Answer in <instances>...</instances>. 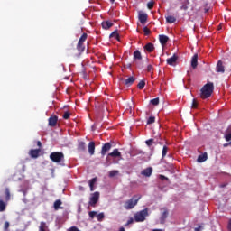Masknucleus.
Segmentation results:
<instances>
[{
	"mask_svg": "<svg viewBox=\"0 0 231 231\" xmlns=\"http://www.w3.org/2000/svg\"><path fill=\"white\" fill-rule=\"evenodd\" d=\"M212 93H214V83L208 82L200 89V98H210V97H212Z\"/></svg>",
	"mask_w": 231,
	"mask_h": 231,
	"instance_id": "f257e3e1",
	"label": "nucleus"
},
{
	"mask_svg": "<svg viewBox=\"0 0 231 231\" xmlns=\"http://www.w3.org/2000/svg\"><path fill=\"white\" fill-rule=\"evenodd\" d=\"M149 216V208H145L144 209L138 211L134 214V221L135 223H143L145 218Z\"/></svg>",
	"mask_w": 231,
	"mask_h": 231,
	"instance_id": "f03ea898",
	"label": "nucleus"
},
{
	"mask_svg": "<svg viewBox=\"0 0 231 231\" xmlns=\"http://www.w3.org/2000/svg\"><path fill=\"white\" fill-rule=\"evenodd\" d=\"M142 196H134L132 199L126 200L125 202V210H131L132 208H134V207H136V205H138V201H140Z\"/></svg>",
	"mask_w": 231,
	"mask_h": 231,
	"instance_id": "7ed1b4c3",
	"label": "nucleus"
},
{
	"mask_svg": "<svg viewBox=\"0 0 231 231\" xmlns=\"http://www.w3.org/2000/svg\"><path fill=\"white\" fill-rule=\"evenodd\" d=\"M50 160L54 163H62L64 162V153L62 152H53L50 154Z\"/></svg>",
	"mask_w": 231,
	"mask_h": 231,
	"instance_id": "20e7f679",
	"label": "nucleus"
},
{
	"mask_svg": "<svg viewBox=\"0 0 231 231\" xmlns=\"http://www.w3.org/2000/svg\"><path fill=\"white\" fill-rule=\"evenodd\" d=\"M5 201L0 199V212H5V210H6V205L8 203V201H10V189L6 188L5 191Z\"/></svg>",
	"mask_w": 231,
	"mask_h": 231,
	"instance_id": "39448f33",
	"label": "nucleus"
},
{
	"mask_svg": "<svg viewBox=\"0 0 231 231\" xmlns=\"http://www.w3.org/2000/svg\"><path fill=\"white\" fill-rule=\"evenodd\" d=\"M98 199H100V192L96 191L91 194V197L89 199L88 205L90 207H96L97 203H98Z\"/></svg>",
	"mask_w": 231,
	"mask_h": 231,
	"instance_id": "423d86ee",
	"label": "nucleus"
},
{
	"mask_svg": "<svg viewBox=\"0 0 231 231\" xmlns=\"http://www.w3.org/2000/svg\"><path fill=\"white\" fill-rule=\"evenodd\" d=\"M148 17L149 16L147 15V14H145V13H143L142 11H139V13H138V19H139L141 24H143V26L145 25V23H147Z\"/></svg>",
	"mask_w": 231,
	"mask_h": 231,
	"instance_id": "0eeeda50",
	"label": "nucleus"
},
{
	"mask_svg": "<svg viewBox=\"0 0 231 231\" xmlns=\"http://www.w3.org/2000/svg\"><path fill=\"white\" fill-rule=\"evenodd\" d=\"M111 147H113V145L111 144V143H106L101 149V155L104 156L105 154H107L108 151H111Z\"/></svg>",
	"mask_w": 231,
	"mask_h": 231,
	"instance_id": "6e6552de",
	"label": "nucleus"
},
{
	"mask_svg": "<svg viewBox=\"0 0 231 231\" xmlns=\"http://www.w3.org/2000/svg\"><path fill=\"white\" fill-rule=\"evenodd\" d=\"M57 122H59V116H51L49 117V125H50V127H55V125H57Z\"/></svg>",
	"mask_w": 231,
	"mask_h": 231,
	"instance_id": "1a4fd4ad",
	"label": "nucleus"
},
{
	"mask_svg": "<svg viewBox=\"0 0 231 231\" xmlns=\"http://www.w3.org/2000/svg\"><path fill=\"white\" fill-rule=\"evenodd\" d=\"M178 60V56L176 54L172 55L171 58L166 60V62L169 66H174Z\"/></svg>",
	"mask_w": 231,
	"mask_h": 231,
	"instance_id": "9d476101",
	"label": "nucleus"
},
{
	"mask_svg": "<svg viewBox=\"0 0 231 231\" xmlns=\"http://www.w3.org/2000/svg\"><path fill=\"white\" fill-rule=\"evenodd\" d=\"M216 71L217 73H225V66H223V61L219 60L217 63Z\"/></svg>",
	"mask_w": 231,
	"mask_h": 231,
	"instance_id": "9b49d317",
	"label": "nucleus"
},
{
	"mask_svg": "<svg viewBox=\"0 0 231 231\" xmlns=\"http://www.w3.org/2000/svg\"><path fill=\"white\" fill-rule=\"evenodd\" d=\"M111 158H122V152L118 149H114L112 152L108 153Z\"/></svg>",
	"mask_w": 231,
	"mask_h": 231,
	"instance_id": "f8f14e48",
	"label": "nucleus"
},
{
	"mask_svg": "<svg viewBox=\"0 0 231 231\" xmlns=\"http://www.w3.org/2000/svg\"><path fill=\"white\" fill-rule=\"evenodd\" d=\"M159 41H160V43L162 44V46H165V44H167V42H169V36L161 34V35H159Z\"/></svg>",
	"mask_w": 231,
	"mask_h": 231,
	"instance_id": "ddd939ff",
	"label": "nucleus"
},
{
	"mask_svg": "<svg viewBox=\"0 0 231 231\" xmlns=\"http://www.w3.org/2000/svg\"><path fill=\"white\" fill-rule=\"evenodd\" d=\"M144 51H147L148 53H152L154 51V44L148 42L144 47H143Z\"/></svg>",
	"mask_w": 231,
	"mask_h": 231,
	"instance_id": "4468645a",
	"label": "nucleus"
},
{
	"mask_svg": "<svg viewBox=\"0 0 231 231\" xmlns=\"http://www.w3.org/2000/svg\"><path fill=\"white\" fill-rule=\"evenodd\" d=\"M169 216V211L167 209H165L162 214L161 215V217H160V223L161 225H163L165 224V219H167Z\"/></svg>",
	"mask_w": 231,
	"mask_h": 231,
	"instance_id": "2eb2a0df",
	"label": "nucleus"
},
{
	"mask_svg": "<svg viewBox=\"0 0 231 231\" xmlns=\"http://www.w3.org/2000/svg\"><path fill=\"white\" fill-rule=\"evenodd\" d=\"M208 158L207 152H205L203 154L199 155L197 162H199V163H203V162H207Z\"/></svg>",
	"mask_w": 231,
	"mask_h": 231,
	"instance_id": "dca6fc26",
	"label": "nucleus"
},
{
	"mask_svg": "<svg viewBox=\"0 0 231 231\" xmlns=\"http://www.w3.org/2000/svg\"><path fill=\"white\" fill-rule=\"evenodd\" d=\"M191 68H193V69L198 68V54H194L191 59Z\"/></svg>",
	"mask_w": 231,
	"mask_h": 231,
	"instance_id": "f3484780",
	"label": "nucleus"
},
{
	"mask_svg": "<svg viewBox=\"0 0 231 231\" xmlns=\"http://www.w3.org/2000/svg\"><path fill=\"white\" fill-rule=\"evenodd\" d=\"M40 152H41V149H35V150H31L29 154L31 158H39Z\"/></svg>",
	"mask_w": 231,
	"mask_h": 231,
	"instance_id": "a211bd4d",
	"label": "nucleus"
},
{
	"mask_svg": "<svg viewBox=\"0 0 231 231\" xmlns=\"http://www.w3.org/2000/svg\"><path fill=\"white\" fill-rule=\"evenodd\" d=\"M141 174L143 176H146V178H149L151 176V174H152V168L149 167V168H146L144 169Z\"/></svg>",
	"mask_w": 231,
	"mask_h": 231,
	"instance_id": "6ab92c4d",
	"label": "nucleus"
},
{
	"mask_svg": "<svg viewBox=\"0 0 231 231\" xmlns=\"http://www.w3.org/2000/svg\"><path fill=\"white\" fill-rule=\"evenodd\" d=\"M77 50H78V52L80 54V53H84L85 50H86V46L84 45V43L80 42H78V44H77Z\"/></svg>",
	"mask_w": 231,
	"mask_h": 231,
	"instance_id": "aec40b11",
	"label": "nucleus"
},
{
	"mask_svg": "<svg viewBox=\"0 0 231 231\" xmlns=\"http://www.w3.org/2000/svg\"><path fill=\"white\" fill-rule=\"evenodd\" d=\"M101 26L104 30H109L113 26V23L109 21L102 22Z\"/></svg>",
	"mask_w": 231,
	"mask_h": 231,
	"instance_id": "412c9836",
	"label": "nucleus"
},
{
	"mask_svg": "<svg viewBox=\"0 0 231 231\" xmlns=\"http://www.w3.org/2000/svg\"><path fill=\"white\" fill-rule=\"evenodd\" d=\"M134 80H136V78L133 76L129 77L128 79H125V86H133Z\"/></svg>",
	"mask_w": 231,
	"mask_h": 231,
	"instance_id": "4be33fe9",
	"label": "nucleus"
},
{
	"mask_svg": "<svg viewBox=\"0 0 231 231\" xmlns=\"http://www.w3.org/2000/svg\"><path fill=\"white\" fill-rule=\"evenodd\" d=\"M88 152L90 156H93V154H95V142H90L88 143Z\"/></svg>",
	"mask_w": 231,
	"mask_h": 231,
	"instance_id": "5701e85b",
	"label": "nucleus"
},
{
	"mask_svg": "<svg viewBox=\"0 0 231 231\" xmlns=\"http://www.w3.org/2000/svg\"><path fill=\"white\" fill-rule=\"evenodd\" d=\"M97 177L96 178H93L89 180L88 182V185L90 187V191L93 192V190H95V183H97Z\"/></svg>",
	"mask_w": 231,
	"mask_h": 231,
	"instance_id": "b1692460",
	"label": "nucleus"
},
{
	"mask_svg": "<svg viewBox=\"0 0 231 231\" xmlns=\"http://www.w3.org/2000/svg\"><path fill=\"white\" fill-rule=\"evenodd\" d=\"M134 60H142V52L140 51H134Z\"/></svg>",
	"mask_w": 231,
	"mask_h": 231,
	"instance_id": "393cba45",
	"label": "nucleus"
},
{
	"mask_svg": "<svg viewBox=\"0 0 231 231\" xmlns=\"http://www.w3.org/2000/svg\"><path fill=\"white\" fill-rule=\"evenodd\" d=\"M78 151H79L80 152H84V151H86V143L79 142L78 144Z\"/></svg>",
	"mask_w": 231,
	"mask_h": 231,
	"instance_id": "a878e982",
	"label": "nucleus"
},
{
	"mask_svg": "<svg viewBox=\"0 0 231 231\" xmlns=\"http://www.w3.org/2000/svg\"><path fill=\"white\" fill-rule=\"evenodd\" d=\"M40 231H49L48 226L46 225V222H41L39 226Z\"/></svg>",
	"mask_w": 231,
	"mask_h": 231,
	"instance_id": "bb28decb",
	"label": "nucleus"
},
{
	"mask_svg": "<svg viewBox=\"0 0 231 231\" xmlns=\"http://www.w3.org/2000/svg\"><path fill=\"white\" fill-rule=\"evenodd\" d=\"M113 37H115L116 41H120V34H118V31L116 30L110 34V39H113Z\"/></svg>",
	"mask_w": 231,
	"mask_h": 231,
	"instance_id": "cd10ccee",
	"label": "nucleus"
},
{
	"mask_svg": "<svg viewBox=\"0 0 231 231\" xmlns=\"http://www.w3.org/2000/svg\"><path fill=\"white\" fill-rule=\"evenodd\" d=\"M176 21V17L172 15L166 16V22L169 23V24H172Z\"/></svg>",
	"mask_w": 231,
	"mask_h": 231,
	"instance_id": "c85d7f7f",
	"label": "nucleus"
},
{
	"mask_svg": "<svg viewBox=\"0 0 231 231\" xmlns=\"http://www.w3.org/2000/svg\"><path fill=\"white\" fill-rule=\"evenodd\" d=\"M60 205H62V200L61 199L56 200L54 202V209L59 210V208H60Z\"/></svg>",
	"mask_w": 231,
	"mask_h": 231,
	"instance_id": "c756f323",
	"label": "nucleus"
},
{
	"mask_svg": "<svg viewBox=\"0 0 231 231\" xmlns=\"http://www.w3.org/2000/svg\"><path fill=\"white\" fill-rule=\"evenodd\" d=\"M189 0H186V1L182 4V5L180 6V10H184V11L189 10Z\"/></svg>",
	"mask_w": 231,
	"mask_h": 231,
	"instance_id": "7c9ffc66",
	"label": "nucleus"
},
{
	"mask_svg": "<svg viewBox=\"0 0 231 231\" xmlns=\"http://www.w3.org/2000/svg\"><path fill=\"white\" fill-rule=\"evenodd\" d=\"M88 39V33L84 32L81 37L79 38L78 42L84 43L86 42V40Z\"/></svg>",
	"mask_w": 231,
	"mask_h": 231,
	"instance_id": "2f4dec72",
	"label": "nucleus"
},
{
	"mask_svg": "<svg viewBox=\"0 0 231 231\" xmlns=\"http://www.w3.org/2000/svg\"><path fill=\"white\" fill-rule=\"evenodd\" d=\"M145 143L148 147H151L152 145L156 144V142H154V139H149L145 141Z\"/></svg>",
	"mask_w": 231,
	"mask_h": 231,
	"instance_id": "473e14b6",
	"label": "nucleus"
},
{
	"mask_svg": "<svg viewBox=\"0 0 231 231\" xmlns=\"http://www.w3.org/2000/svg\"><path fill=\"white\" fill-rule=\"evenodd\" d=\"M225 138L226 142H230L231 140V130H227L225 134Z\"/></svg>",
	"mask_w": 231,
	"mask_h": 231,
	"instance_id": "72a5a7b5",
	"label": "nucleus"
},
{
	"mask_svg": "<svg viewBox=\"0 0 231 231\" xmlns=\"http://www.w3.org/2000/svg\"><path fill=\"white\" fill-rule=\"evenodd\" d=\"M150 103L152 104V106H158V104H160V98L159 97L153 98L150 101Z\"/></svg>",
	"mask_w": 231,
	"mask_h": 231,
	"instance_id": "f704fd0d",
	"label": "nucleus"
},
{
	"mask_svg": "<svg viewBox=\"0 0 231 231\" xmlns=\"http://www.w3.org/2000/svg\"><path fill=\"white\" fill-rule=\"evenodd\" d=\"M138 89H143L145 88V80H141L137 85Z\"/></svg>",
	"mask_w": 231,
	"mask_h": 231,
	"instance_id": "c9c22d12",
	"label": "nucleus"
},
{
	"mask_svg": "<svg viewBox=\"0 0 231 231\" xmlns=\"http://www.w3.org/2000/svg\"><path fill=\"white\" fill-rule=\"evenodd\" d=\"M154 122H156V117L154 116H150L147 120V125H151V124H154Z\"/></svg>",
	"mask_w": 231,
	"mask_h": 231,
	"instance_id": "e433bc0d",
	"label": "nucleus"
},
{
	"mask_svg": "<svg viewBox=\"0 0 231 231\" xmlns=\"http://www.w3.org/2000/svg\"><path fill=\"white\" fill-rule=\"evenodd\" d=\"M168 152H169V147L164 145L163 148H162V158H165L167 156Z\"/></svg>",
	"mask_w": 231,
	"mask_h": 231,
	"instance_id": "4c0bfd02",
	"label": "nucleus"
},
{
	"mask_svg": "<svg viewBox=\"0 0 231 231\" xmlns=\"http://www.w3.org/2000/svg\"><path fill=\"white\" fill-rule=\"evenodd\" d=\"M118 171L116 170H113L111 171H109V178H115V176H116L118 174Z\"/></svg>",
	"mask_w": 231,
	"mask_h": 231,
	"instance_id": "58836bf2",
	"label": "nucleus"
},
{
	"mask_svg": "<svg viewBox=\"0 0 231 231\" xmlns=\"http://www.w3.org/2000/svg\"><path fill=\"white\" fill-rule=\"evenodd\" d=\"M104 217H105L104 213H99V214L97 215V221H103Z\"/></svg>",
	"mask_w": 231,
	"mask_h": 231,
	"instance_id": "ea45409f",
	"label": "nucleus"
},
{
	"mask_svg": "<svg viewBox=\"0 0 231 231\" xmlns=\"http://www.w3.org/2000/svg\"><path fill=\"white\" fill-rule=\"evenodd\" d=\"M191 107L192 109H198V101L196 99H193Z\"/></svg>",
	"mask_w": 231,
	"mask_h": 231,
	"instance_id": "a19ab883",
	"label": "nucleus"
},
{
	"mask_svg": "<svg viewBox=\"0 0 231 231\" xmlns=\"http://www.w3.org/2000/svg\"><path fill=\"white\" fill-rule=\"evenodd\" d=\"M147 8H148L149 10H152V9L154 8V2H149V3L147 4Z\"/></svg>",
	"mask_w": 231,
	"mask_h": 231,
	"instance_id": "79ce46f5",
	"label": "nucleus"
},
{
	"mask_svg": "<svg viewBox=\"0 0 231 231\" xmlns=\"http://www.w3.org/2000/svg\"><path fill=\"white\" fill-rule=\"evenodd\" d=\"M69 116H71V114H69V112H65L63 114L64 120H69Z\"/></svg>",
	"mask_w": 231,
	"mask_h": 231,
	"instance_id": "37998d69",
	"label": "nucleus"
},
{
	"mask_svg": "<svg viewBox=\"0 0 231 231\" xmlns=\"http://www.w3.org/2000/svg\"><path fill=\"white\" fill-rule=\"evenodd\" d=\"M133 223H134V219L133 217H131L126 224L125 225V226H129V225H133Z\"/></svg>",
	"mask_w": 231,
	"mask_h": 231,
	"instance_id": "c03bdc74",
	"label": "nucleus"
},
{
	"mask_svg": "<svg viewBox=\"0 0 231 231\" xmlns=\"http://www.w3.org/2000/svg\"><path fill=\"white\" fill-rule=\"evenodd\" d=\"M143 32H144V35H150L151 34V30H149V28H147V27H143Z\"/></svg>",
	"mask_w": 231,
	"mask_h": 231,
	"instance_id": "a18cd8bd",
	"label": "nucleus"
},
{
	"mask_svg": "<svg viewBox=\"0 0 231 231\" xmlns=\"http://www.w3.org/2000/svg\"><path fill=\"white\" fill-rule=\"evenodd\" d=\"M8 228H10V222H5L4 229L5 231H8Z\"/></svg>",
	"mask_w": 231,
	"mask_h": 231,
	"instance_id": "49530a36",
	"label": "nucleus"
},
{
	"mask_svg": "<svg viewBox=\"0 0 231 231\" xmlns=\"http://www.w3.org/2000/svg\"><path fill=\"white\" fill-rule=\"evenodd\" d=\"M96 215H97V212H96V211H90V212L88 213V216H89V217H91V219H93Z\"/></svg>",
	"mask_w": 231,
	"mask_h": 231,
	"instance_id": "de8ad7c7",
	"label": "nucleus"
},
{
	"mask_svg": "<svg viewBox=\"0 0 231 231\" xmlns=\"http://www.w3.org/2000/svg\"><path fill=\"white\" fill-rule=\"evenodd\" d=\"M160 180H162V181L166 180L169 181V178L165 177L164 175H159Z\"/></svg>",
	"mask_w": 231,
	"mask_h": 231,
	"instance_id": "09e8293b",
	"label": "nucleus"
},
{
	"mask_svg": "<svg viewBox=\"0 0 231 231\" xmlns=\"http://www.w3.org/2000/svg\"><path fill=\"white\" fill-rule=\"evenodd\" d=\"M67 231H80V230H79V227H77V226H71Z\"/></svg>",
	"mask_w": 231,
	"mask_h": 231,
	"instance_id": "8fccbe9b",
	"label": "nucleus"
},
{
	"mask_svg": "<svg viewBox=\"0 0 231 231\" xmlns=\"http://www.w3.org/2000/svg\"><path fill=\"white\" fill-rule=\"evenodd\" d=\"M147 71H148L149 73H151V71H152V65H148V66H147Z\"/></svg>",
	"mask_w": 231,
	"mask_h": 231,
	"instance_id": "3c124183",
	"label": "nucleus"
},
{
	"mask_svg": "<svg viewBox=\"0 0 231 231\" xmlns=\"http://www.w3.org/2000/svg\"><path fill=\"white\" fill-rule=\"evenodd\" d=\"M227 228H228L229 231H231V219H230L229 222H228Z\"/></svg>",
	"mask_w": 231,
	"mask_h": 231,
	"instance_id": "603ef678",
	"label": "nucleus"
},
{
	"mask_svg": "<svg viewBox=\"0 0 231 231\" xmlns=\"http://www.w3.org/2000/svg\"><path fill=\"white\" fill-rule=\"evenodd\" d=\"M37 145H38V147H42V143H41V141L37 142Z\"/></svg>",
	"mask_w": 231,
	"mask_h": 231,
	"instance_id": "864d4df0",
	"label": "nucleus"
},
{
	"mask_svg": "<svg viewBox=\"0 0 231 231\" xmlns=\"http://www.w3.org/2000/svg\"><path fill=\"white\" fill-rule=\"evenodd\" d=\"M195 231H201V226L195 228Z\"/></svg>",
	"mask_w": 231,
	"mask_h": 231,
	"instance_id": "5fc2aeb1",
	"label": "nucleus"
},
{
	"mask_svg": "<svg viewBox=\"0 0 231 231\" xmlns=\"http://www.w3.org/2000/svg\"><path fill=\"white\" fill-rule=\"evenodd\" d=\"M228 145H230V143H226L224 144V147H228Z\"/></svg>",
	"mask_w": 231,
	"mask_h": 231,
	"instance_id": "6e6d98bb",
	"label": "nucleus"
},
{
	"mask_svg": "<svg viewBox=\"0 0 231 231\" xmlns=\"http://www.w3.org/2000/svg\"><path fill=\"white\" fill-rule=\"evenodd\" d=\"M152 231H163L162 229H153Z\"/></svg>",
	"mask_w": 231,
	"mask_h": 231,
	"instance_id": "4d7b16f0",
	"label": "nucleus"
},
{
	"mask_svg": "<svg viewBox=\"0 0 231 231\" xmlns=\"http://www.w3.org/2000/svg\"><path fill=\"white\" fill-rule=\"evenodd\" d=\"M116 0H110V3H115Z\"/></svg>",
	"mask_w": 231,
	"mask_h": 231,
	"instance_id": "13d9d810",
	"label": "nucleus"
},
{
	"mask_svg": "<svg viewBox=\"0 0 231 231\" xmlns=\"http://www.w3.org/2000/svg\"><path fill=\"white\" fill-rule=\"evenodd\" d=\"M207 12H208V9H205V14H207Z\"/></svg>",
	"mask_w": 231,
	"mask_h": 231,
	"instance_id": "bf43d9fd",
	"label": "nucleus"
},
{
	"mask_svg": "<svg viewBox=\"0 0 231 231\" xmlns=\"http://www.w3.org/2000/svg\"><path fill=\"white\" fill-rule=\"evenodd\" d=\"M221 187H226V184L221 185Z\"/></svg>",
	"mask_w": 231,
	"mask_h": 231,
	"instance_id": "052dcab7",
	"label": "nucleus"
},
{
	"mask_svg": "<svg viewBox=\"0 0 231 231\" xmlns=\"http://www.w3.org/2000/svg\"><path fill=\"white\" fill-rule=\"evenodd\" d=\"M229 145H230V147H231V141L229 142Z\"/></svg>",
	"mask_w": 231,
	"mask_h": 231,
	"instance_id": "680f3d73",
	"label": "nucleus"
}]
</instances>
